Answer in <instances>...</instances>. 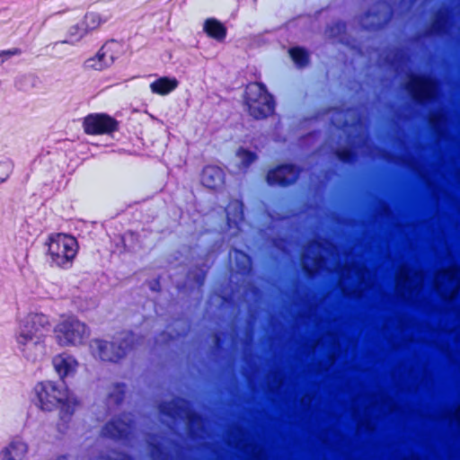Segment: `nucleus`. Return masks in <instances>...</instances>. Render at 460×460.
<instances>
[{"label":"nucleus","mask_w":460,"mask_h":460,"mask_svg":"<svg viewBox=\"0 0 460 460\" xmlns=\"http://www.w3.org/2000/svg\"><path fill=\"white\" fill-rule=\"evenodd\" d=\"M83 29V24L80 22L75 23V25L71 26L68 31V36L67 39L64 40H59V42L62 43H67V42H75L81 40L84 35H80L77 37V34L79 33L80 30Z\"/></svg>","instance_id":"nucleus-27"},{"label":"nucleus","mask_w":460,"mask_h":460,"mask_svg":"<svg viewBox=\"0 0 460 460\" xmlns=\"http://www.w3.org/2000/svg\"><path fill=\"white\" fill-rule=\"evenodd\" d=\"M55 330L54 320L49 315L31 311L18 318L14 341L18 351L27 361H40L48 353L47 339Z\"/></svg>","instance_id":"nucleus-1"},{"label":"nucleus","mask_w":460,"mask_h":460,"mask_svg":"<svg viewBox=\"0 0 460 460\" xmlns=\"http://www.w3.org/2000/svg\"><path fill=\"white\" fill-rule=\"evenodd\" d=\"M335 156L344 164H353L358 159V154L352 147L338 148L334 152Z\"/></svg>","instance_id":"nucleus-23"},{"label":"nucleus","mask_w":460,"mask_h":460,"mask_svg":"<svg viewBox=\"0 0 460 460\" xmlns=\"http://www.w3.org/2000/svg\"><path fill=\"white\" fill-rule=\"evenodd\" d=\"M59 244L62 245V258L59 261V267L69 268L78 252V242L73 235L59 233Z\"/></svg>","instance_id":"nucleus-11"},{"label":"nucleus","mask_w":460,"mask_h":460,"mask_svg":"<svg viewBox=\"0 0 460 460\" xmlns=\"http://www.w3.org/2000/svg\"><path fill=\"white\" fill-rule=\"evenodd\" d=\"M33 402L42 411L50 412L58 408V385L54 381L39 382L33 389Z\"/></svg>","instance_id":"nucleus-8"},{"label":"nucleus","mask_w":460,"mask_h":460,"mask_svg":"<svg viewBox=\"0 0 460 460\" xmlns=\"http://www.w3.org/2000/svg\"><path fill=\"white\" fill-rule=\"evenodd\" d=\"M202 185L210 190H217L225 184V172L217 165H206L200 174Z\"/></svg>","instance_id":"nucleus-12"},{"label":"nucleus","mask_w":460,"mask_h":460,"mask_svg":"<svg viewBox=\"0 0 460 460\" xmlns=\"http://www.w3.org/2000/svg\"><path fill=\"white\" fill-rule=\"evenodd\" d=\"M151 450L152 454L158 455L159 456H163L164 454V448L160 443H153L151 444Z\"/></svg>","instance_id":"nucleus-33"},{"label":"nucleus","mask_w":460,"mask_h":460,"mask_svg":"<svg viewBox=\"0 0 460 460\" xmlns=\"http://www.w3.org/2000/svg\"><path fill=\"white\" fill-rule=\"evenodd\" d=\"M21 54L22 50L19 48L0 50V66H2L4 62L8 61L13 57L20 56Z\"/></svg>","instance_id":"nucleus-29"},{"label":"nucleus","mask_w":460,"mask_h":460,"mask_svg":"<svg viewBox=\"0 0 460 460\" xmlns=\"http://www.w3.org/2000/svg\"><path fill=\"white\" fill-rule=\"evenodd\" d=\"M205 277H206V273L203 270H200L199 273H197L194 276L193 279L198 287H201L204 284Z\"/></svg>","instance_id":"nucleus-34"},{"label":"nucleus","mask_w":460,"mask_h":460,"mask_svg":"<svg viewBox=\"0 0 460 460\" xmlns=\"http://www.w3.org/2000/svg\"><path fill=\"white\" fill-rule=\"evenodd\" d=\"M34 82V77L31 75H25L18 77L15 81V85L19 90L27 91L30 88L29 84Z\"/></svg>","instance_id":"nucleus-28"},{"label":"nucleus","mask_w":460,"mask_h":460,"mask_svg":"<svg viewBox=\"0 0 460 460\" xmlns=\"http://www.w3.org/2000/svg\"><path fill=\"white\" fill-rule=\"evenodd\" d=\"M179 85L175 77L163 76L150 84L152 93L159 95H167L174 91Z\"/></svg>","instance_id":"nucleus-17"},{"label":"nucleus","mask_w":460,"mask_h":460,"mask_svg":"<svg viewBox=\"0 0 460 460\" xmlns=\"http://www.w3.org/2000/svg\"><path fill=\"white\" fill-rule=\"evenodd\" d=\"M105 20H102L101 15L94 12H88L84 14V19L81 21L83 29L80 30L77 37L85 35L91 31L97 29Z\"/></svg>","instance_id":"nucleus-20"},{"label":"nucleus","mask_w":460,"mask_h":460,"mask_svg":"<svg viewBox=\"0 0 460 460\" xmlns=\"http://www.w3.org/2000/svg\"><path fill=\"white\" fill-rule=\"evenodd\" d=\"M59 419L67 422L73 416L79 401L67 387L64 391L59 390Z\"/></svg>","instance_id":"nucleus-14"},{"label":"nucleus","mask_w":460,"mask_h":460,"mask_svg":"<svg viewBox=\"0 0 460 460\" xmlns=\"http://www.w3.org/2000/svg\"><path fill=\"white\" fill-rule=\"evenodd\" d=\"M235 253L236 254H240L241 256L244 257L246 259V262H247V264L243 266V267L239 266V265H237V267L240 270H248L249 269V265H250V258H249V256L246 253H244L243 252H242V251H236Z\"/></svg>","instance_id":"nucleus-35"},{"label":"nucleus","mask_w":460,"mask_h":460,"mask_svg":"<svg viewBox=\"0 0 460 460\" xmlns=\"http://www.w3.org/2000/svg\"><path fill=\"white\" fill-rule=\"evenodd\" d=\"M451 11L449 8L439 9L431 24V30L437 35H444L450 26Z\"/></svg>","instance_id":"nucleus-18"},{"label":"nucleus","mask_w":460,"mask_h":460,"mask_svg":"<svg viewBox=\"0 0 460 460\" xmlns=\"http://www.w3.org/2000/svg\"><path fill=\"white\" fill-rule=\"evenodd\" d=\"M102 432L104 437L114 441L128 443L132 437V420L127 417L126 413H122L106 422Z\"/></svg>","instance_id":"nucleus-9"},{"label":"nucleus","mask_w":460,"mask_h":460,"mask_svg":"<svg viewBox=\"0 0 460 460\" xmlns=\"http://www.w3.org/2000/svg\"><path fill=\"white\" fill-rule=\"evenodd\" d=\"M243 102L249 115L254 119H266L275 110L273 96L262 83H250L244 91Z\"/></svg>","instance_id":"nucleus-2"},{"label":"nucleus","mask_w":460,"mask_h":460,"mask_svg":"<svg viewBox=\"0 0 460 460\" xmlns=\"http://www.w3.org/2000/svg\"><path fill=\"white\" fill-rule=\"evenodd\" d=\"M289 55L293 61L300 67L309 63L308 52L301 47H293L289 49Z\"/></svg>","instance_id":"nucleus-24"},{"label":"nucleus","mask_w":460,"mask_h":460,"mask_svg":"<svg viewBox=\"0 0 460 460\" xmlns=\"http://www.w3.org/2000/svg\"><path fill=\"white\" fill-rule=\"evenodd\" d=\"M104 50H106V48H101L94 57L88 58L85 61L86 66L98 71L111 66V65L107 63V58L103 53Z\"/></svg>","instance_id":"nucleus-21"},{"label":"nucleus","mask_w":460,"mask_h":460,"mask_svg":"<svg viewBox=\"0 0 460 460\" xmlns=\"http://www.w3.org/2000/svg\"><path fill=\"white\" fill-rule=\"evenodd\" d=\"M28 451V444L21 438H14L0 451V460H24Z\"/></svg>","instance_id":"nucleus-13"},{"label":"nucleus","mask_w":460,"mask_h":460,"mask_svg":"<svg viewBox=\"0 0 460 460\" xmlns=\"http://www.w3.org/2000/svg\"><path fill=\"white\" fill-rule=\"evenodd\" d=\"M330 30L331 32L336 31L337 33H344L346 31V23L344 22L338 21L331 27Z\"/></svg>","instance_id":"nucleus-32"},{"label":"nucleus","mask_w":460,"mask_h":460,"mask_svg":"<svg viewBox=\"0 0 460 460\" xmlns=\"http://www.w3.org/2000/svg\"><path fill=\"white\" fill-rule=\"evenodd\" d=\"M53 366H54L55 370L58 371V364H56L55 361H53Z\"/></svg>","instance_id":"nucleus-36"},{"label":"nucleus","mask_w":460,"mask_h":460,"mask_svg":"<svg viewBox=\"0 0 460 460\" xmlns=\"http://www.w3.org/2000/svg\"><path fill=\"white\" fill-rule=\"evenodd\" d=\"M226 224L229 228H240L244 220L243 203L242 199H232L226 207Z\"/></svg>","instance_id":"nucleus-15"},{"label":"nucleus","mask_w":460,"mask_h":460,"mask_svg":"<svg viewBox=\"0 0 460 460\" xmlns=\"http://www.w3.org/2000/svg\"><path fill=\"white\" fill-rule=\"evenodd\" d=\"M301 169L296 164H278L268 171L266 181L270 186L288 187L297 181Z\"/></svg>","instance_id":"nucleus-10"},{"label":"nucleus","mask_w":460,"mask_h":460,"mask_svg":"<svg viewBox=\"0 0 460 460\" xmlns=\"http://www.w3.org/2000/svg\"><path fill=\"white\" fill-rule=\"evenodd\" d=\"M59 343L79 345L89 336L86 324L75 316H67L59 323Z\"/></svg>","instance_id":"nucleus-7"},{"label":"nucleus","mask_w":460,"mask_h":460,"mask_svg":"<svg viewBox=\"0 0 460 460\" xmlns=\"http://www.w3.org/2000/svg\"><path fill=\"white\" fill-rule=\"evenodd\" d=\"M133 335L126 333L123 337L115 339L109 342L103 340L96 339L93 341L92 348L94 349L95 355L106 362H119L132 349Z\"/></svg>","instance_id":"nucleus-3"},{"label":"nucleus","mask_w":460,"mask_h":460,"mask_svg":"<svg viewBox=\"0 0 460 460\" xmlns=\"http://www.w3.org/2000/svg\"><path fill=\"white\" fill-rule=\"evenodd\" d=\"M125 387H126V385L124 384H119V383H118L114 385V389L117 393L116 398L114 400L116 404H120L122 402V401L124 400Z\"/></svg>","instance_id":"nucleus-31"},{"label":"nucleus","mask_w":460,"mask_h":460,"mask_svg":"<svg viewBox=\"0 0 460 460\" xmlns=\"http://www.w3.org/2000/svg\"><path fill=\"white\" fill-rule=\"evenodd\" d=\"M237 155L241 157V166L243 168V169H247L250 167V165L254 163L257 159V155L256 153L251 151V150H248V149H245L243 147H240L238 150H237Z\"/></svg>","instance_id":"nucleus-26"},{"label":"nucleus","mask_w":460,"mask_h":460,"mask_svg":"<svg viewBox=\"0 0 460 460\" xmlns=\"http://www.w3.org/2000/svg\"><path fill=\"white\" fill-rule=\"evenodd\" d=\"M82 127L89 136L110 135L119 131V122L107 113H90L83 119Z\"/></svg>","instance_id":"nucleus-6"},{"label":"nucleus","mask_w":460,"mask_h":460,"mask_svg":"<svg viewBox=\"0 0 460 460\" xmlns=\"http://www.w3.org/2000/svg\"><path fill=\"white\" fill-rule=\"evenodd\" d=\"M412 99L420 104L431 103L437 99L438 84L428 75H412L407 84Z\"/></svg>","instance_id":"nucleus-4"},{"label":"nucleus","mask_w":460,"mask_h":460,"mask_svg":"<svg viewBox=\"0 0 460 460\" xmlns=\"http://www.w3.org/2000/svg\"><path fill=\"white\" fill-rule=\"evenodd\" d=\"M159 411L162 415L172 420L184 419L191 430H196L202 420V416L196 411L190 410L188 402L182 398H176L169 402H163L159 405Z\"/></svg>","instance_id":"nucleus-5"},{"label":"nucleus","mask_w":460,"mask_h":460,"mask_svg":"<svg viewBox=\"0 0 460 460\" xmlns=\"http://www.w3.org/2000/svg\"><path fill=\"white\" fill-rule=\"evenodd\" d=\"M13 170V164L9 161L0 163V183L4 182L10 175Z\"/></svg>","instance_id":"nucleus-30"},{"label":"nucleus","mask_w":460,"mask_h":460,"mask_svg":"<svg viewBox=\"0 0 460 460\" xmlns=\"http://www.w3.org/2000/svg\"><path fill=\"white\" fill-rule=\"evenodd\" d=\"M102 48H106L103 51L107 58V63L112 65L119 56V44L116 40H111L106 41Z\"/></svg>","instance_id":"nucleus-25"},{"label":"nucleus","mask_w":460,"mask_h":460,"mask_svg":"<svg viewBox=\"0 0 460 460\" xmlns=\"http://www.w3.org/2000/svg\"><path fill=\"white\" fill-rule=\"evenodd\" d=\"M59 379L74 376L78 367L77 360L70 355L59 354Z\"/></svg>","instance_id":"nucleus-19"},{"label":"nucleus","mask_w":460,"mask_h":460,"mask_svg":"<svg viewBox=\"0 0 460 460\" xmlns=\"http://www.w3.org/2000/svg\"><path fill=\"white\" fill-rule=\"evenodd\" d=\"M47 260L53 266L58 255V234H51L44 243Z\"/></svg>","instance_id":"nucleus-22"},{"label":"nucleus","mask_w":460,"mask_h":460,"mask_svg":"<svg viewBox=\"0 0 460 460\" xmlns=\"http://www.w3.org/2000/svg\"><path fill=\"white\" fill-rule=\"evenodd\" d=\"M203 31L208 37L222 42L227 35V29L220 21L216 18H208L203 24Z\"/></svg>","instance_id":"nucleus-16"}]
</instances>
